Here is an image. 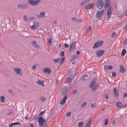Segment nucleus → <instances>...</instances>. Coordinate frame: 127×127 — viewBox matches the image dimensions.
Wrapping results in <instances>:
<instances>
[{
	"label": "nucleus",
	"mask_w": 127,
	"mask_h": 127,
	"mask_svg": "<svg viewBox=\"0 0 127 127\" xmlns=\"http://www.w3.org/2000/svg\"><path fill=\"white\" fill-rule=\"evenodd\" d=\"M36 83L37 84L40 85L42 86H44V82L43 81H40V80H38L37 81Z\"/></svg>",
	"instance_id": "obj_22"
},
{
	"label": "nucleus",
	"mask_w": 127,
	"mask_h": 127,
	"mask_svg": "<svg viewBox=\"0 0 127 127\" xmlns=\"http://www.w3.org/2000/svg\"><path fill=\"white\" fill-rule=\"evenodd\" d=\"M92 29V27L90 26H89L88 30V32H90Z\"/></svg>",
	"instance_id": "obj_53"
},
{
	"label": "nucleus",
	"mask_w": 127,
	"mask_h": 127,
	"mask_svg": "<svg viewBox=\"0 0 127 127\" xmlns=\"http://www.w3.org/2000/svg\"><path fill=\"white\" fill-rule=\"evenodd\" d=\"M110 0H105V3L104 4V8H107L109 7L110 5Z\"/></svg>",
	"instance_id": "obj_13"
},
{
	"label": "nucleus",
	"mask_w": 127,
	"mask_h": 127,
	"mask_svg": "<svg viewBox=\"0 0 127 127\" xmlns=\"http://www.w3.org/2000/svg\"><path fill=\"white\" fill-rule=\"evenodd\" d=\"M77 92V91L76 90H75L73 91V94H75Z\"/></svg>",
	"instance_id": "obj_56"
},
{
	"label": "nucleus",
	"mask_w": 127,
	"mask_h": 127,
	"mask_svg": "<svg viewBox=\"0 0 127 127\" xmlns=\"http://www.w3.org/2000/svg\"><path fill=\"white\" fill-rule=\"evenodd\" d=\"M67 96H66V95H65L64 96V97L63 98L62 100H63V101H64L65 102L66 101L67 99Z\"/></svg>",
	"instance_id": "obj_35"
},
{
	"label": "nucleus",
	"mask_w": 127,
	"mask_h": 127,
	"mask_svg": "<svg viewBox=\"0 0 127 127\" xmlns=\"http://www.w3.org/2000/svg\"><path fill=\"white\" fill-rule=\"evenodd\" d=\"M104 121V125H106L108 124V119H105Z\"/></svg>",
	"instance_id": "obj_33"
},
{
	"label": "nucleus",
	"mask_w": 127,
	"mask_h": 127,
	"mask_svg": "<svg viewBox=\"0 0 127 127\" xmlns=\"http://www.w3.org/2000/svg\"><path fill=\"white\" fill-rule=\"evenodd\" d=\"M64 51H62L61 52V54H60V55L61 56H64Z\"/></svg>",
	"instance_id": "obj_50"
},
{
	"label": "nucleus",
	"mask_w": 127,
	"mask_h": 127,
	"mask_svg": "<svg viewBox=\"0 0 127 127\" xmlns=\"http://www.w3.org/2000/svg\"><path fill=\"white\" fill-rule=\"evenodd\" d=\"M45 17V13L44 11L41 12L39 14L38 16L39 18H40L42 17Z\"/></svg>",
	"instance_id": "obj_17"
},
{
	"label": "nucleus",
	"mask_w": 127,
	"mask_h": 127,
	"mask_svg": "<svg viewBox=\"0 0 127 127\" xmlns=\"http://www.w3.org/2000/svg\"><path fill=\"white\" fill-rule=\"evenodd\" d=\"M112 76L113 77H115L116 76V73L115 72H113L112 73Z\"/></svg>",
	"instance_id": "obj_36"
},
{
	"label": "nucleus",
	"mask_w": 127,
	"mask_h": 127,
	"mask_svg": "<svg viewBox=\"0 0 127 127\" xmlns=\"http://www.w3.org/2000/svg\"><path fill=\"white\" fill-rule=\"evenodd\" d=\"M71 19L72 21H76V18L75 17H73L71 18Z\"/></svg>",
	"instance_id": "obj_49"
},
{
	"label": "nucleus",
	"mask_w": 127,
	"mask_h": 127,
	"mask_svg": "<svg viewBox=\"0 0 127 127\" xmlns=\"http://www.w3.org/2000/svg\"><path fill=\"white\" fill-rule=\"evenodd\" d=\"M16 74H19L20 73L21 69L20 68L16 67L13 68Z\"/></svg>",
	"instance_id": "obj_14"
},
{
	"label": "nucleus",
	"mask_w": 127,
	"mask_h": 127,
	"mask_svg": "<svg viewBox=\"0 0 127 127\" xmlns=\"http://www.w3.org/2000/svg\"><path fill=\"white\" fill-rule=\"evenodd\" d=\"M89 0H85L81 3V5H85L87 3H88L89 2Z\"/></svg>",
	"instance_id": "obj_21"
},
{
	"label": "nucleus",
	"mask_w": 127,
	"mask_h": 127,
	"mask_svg": "<svg viewBox=\"0 0 127 127\" xmlns=\"http://www.w3.org/2000/svg\"><path fill=\"white\" fill-rule=\"evenodd\" d=\"M1 101L2 102H4L5 101V97L4 96H0Z\"/></svg>",
	"instance_id": "obj_28"
},
{
	"label": "nucleus",
	"mask_w": 127,
	"mask_h": 127,
	"mask_svg": "<svg viewBox=\"0 0 127 127\" xmlns=\"http://www.w3.org/2000/svg\"><path fill=\"white\" fill-rule=\"evenodd\" d=\"M8 91L11 94H13V92L11 90H9Z\"/></svg>",
	"instance_id": "obj_57"
},
{
	"label": "nucleus",
	"mask_w": 127,
	"mask_h": 127,
	"mask_svg": "<svg viewBox=\"0 0 127 127\" xmlns=\"http://www.w3.org/2000/svg\"><path fill=\"white\" fill-rule=\"evenodd\" d=\"M29 6L28 3H25L22 4H18L17 6L18 8L23 9H25L27 8Z\"/></svg>",
	"instance_id": "obj_2"
},
{
	"label": "nucleus",
	"mask_w": 127,
	"mask_h": 127,
	"mask_svg": "<svg viewBox=\"0 0 127 127\" xmlns=\"http://www.w3.org/2000/svg\"><path fill=\"white\" fill-rule=\"evenodd\" d=\"M65 102L64 101H63V100H62L60 102V104L61 105H64Z\"/></svg>",
	"instance_id": "obj_40"
},
{
	"label": "nucleus",
	"mask_w": 127,
	"mask_h": 127,
	"mask_svg": "<svg viewBox=\"0 0 127 127\" xmlns=\"http://www.w3.org/2000/svg\"><path fill=\"white\" fill-rule=\"evenodd\" d=\"M96 79L95 78L93 79L91 82V85H90V87L94 85L95 83L96 82Z\"/></svg>",
	"instance_id": "obj_19"
},
{
	"label": "nucleus",
	"mask_w": 127,
	"mask_h": 127,
	"mask_svg": "<svg viewBox=\"0 0 127 127\" xmlns=\"http://www.w3.org/2000/svg\"><path fill=\"white\" fill-rule=\"evenodd\" d=\"M127 97V93H124L123 96V98H126Z\"/></svg>",
	"instance_id": "obj_44"
},
{
	"label": "nucleus",
	"mask_w": 127,
	"mask_h": 127,
	"mask_svg": "<svg viewBox=\"0 0 127 127\" xmlns=\"http://www.w3.org/2000/svg\"><path fill=\"white\" fill-rule=\"evenodd\" d=\"M36 66L35 65H33L32 67V69L33 70H34L36 69Z\"/></svg>",
	"instance_id": "obj_48"
},
{
	"label": "nucleus",
	"mask_w": 127,
	"mask_h": 127,
	"mask_svg": "<svg viewBox=\"0 0 127 127\" xmlns=\"http://www.w3.org/2000/svg\"><path fill=\"white\" fill-rule=\"evenodd\" d=\"M40 99L42 102L45 101L46 100V98L43 97H40Z\"/></svg>",
	"instance_id": "obj_32"
},
{
	"label": "nucleus",
	"mask_w": 127,
	"mask_h": 127,
	"mask_svg": "<svg viewBox=\"0 0 127 127\" xmlns=\"http://www.w3.org/2000/svg\"><path fill=\"white\" fill-rule=\"evenodd\" d=\"M91 107H95V104L93 103H92L91 105Z\"/></svg>",
	"instance_id": "obj_59"
},
{
	"label": "nucleus",
	"mask_w": 127,
	"mask_h": 127,
	"mask_svg": "<svg viewBox=\"0 0 127 127\" xmlns=\"http://www.w3.org/2000/svg\"><path fill=\"white\" fill-rule=\"evenodd\" d=\"M116 35V33L115 32H113L112 33L111 35L112 37H115Z\"/></svg>",
	"instance_id": "obj_43"
},
{
	"label": "nucleus",
	"mask_w": 127,
	"mask_h": 127,
	"mask_svg": "<svg viewBox=\"0 0 127 127\" xmlns=\"http://www.w3.org/2000/svg\"><path fill=\"white\" fill-rule=\"evenodd\" d=\"M20 123L19 122H15L14 123H12L11 124H9V127H11L12 126L14 125H19L20 124Z\"/></svg>",
	"instance_id": "obj_24"
},
{
	"label": "nucleus",
	"mask_w": 127,
	"mask_h": 127,
	"mask_svg": "<svg viewBox=\"0 0 127 127\" xmlns=\"http://www.w3.org/2000/svg\"><path fill=\"white\" fill-rule=\"evenodd\" d=\"M84 123L83 122H81L79 123L78 124V126L79 127H82Z\"/></svg>",
	"instance_id": "obj_27"
},
{
	"label": "nucleus",
	"mask_w": 127,
	"mask_h": 127,
	"mask_svg": "<svg viewBox=\"0 0 127 127\" xmlns=\"http://www.w3.org/2000/svg\"><path fill=\"white\" fill-rule=\"evenodd\" d=\"M113 67L112 66L110 65L108 67V69L111 70L112 68Z\"/></svg>",
	"instance_id": "obj_58"
},
{
	"label": "nucleus",
	"mask_w": 127,
	"mask_h": 127,
	"mask_svg": "<svg viewBox=\"0 0 127 127\" xmlns=\"http://www.w3.org/2000/svg\"><path fill=\"white\" fill-rule=\"evenodd\" d=\"M64 60V57H62V58H61V63H62L63 62Z\"/></svg>",
	"instance_id": "obj_52"
},
{
	"label": "nucleus",
	"mask_w": 127,
	"mask_h": 127,
	"mask_svg": "<svg viewBox=\"0 0 127 127\" xmlns=\"http://www.w3.org/2000/svg\"><path fill=\"white\" fill-rule=\"evenodd\" d=\"M82 21L80 19H76V21L77 23H80Z\"/></svg>",
	"instance_id": "obj_46"
},
{
	"label": "nucleus",
	"mask_w": 127,
	"mask_h": 127,
	"mask_svg": "<svg viewBox=\"0 0 127 127\" xmlns=\"http://www.w3.org/2000/svg\"><path fill=\"white\" fill-rule=\"evenodd\" d=\"M104 2L103 0H97L96 6L99 9L102 8L104 6Z\"/></svg>",
	"instance_id": "obj_3"
},
{
	"label": "nucleus",
	"mask_w": 127,
	"mask_h": 127,
	"mask_svg": "<svg viewBox=\"0 0 127 127\" xmlns=\"http://www.w3.org/2000/svg\"><path fill=\"white\" fill-rule=\"evenodd\" d=\"M51 72V69L50 68H48V75Z\"/></svg>",
	"instance_id": "obj_61"
},
{
	"label": "nucleus",
	"mask_w": 127,
	"mask_h": 127,
	"mask_svg": "<svg viewBox=\"0 0 127 127\" xmlns=\"http://www.w3.org/2000/svg\"><path fill=\"white\" fill-rule=\"evenodd\" d=\"M94 4L93 3L88 4L84 6V8L86 9H93Z\"/></svg>",
	"instance_id": "obj_7"
},
{
	"label": "nucleus",
	"mask_w": 127,
	"mask_h": 127,
	"mask_svg": "<svg viewBox=\"0 0 127 127\" xmlns=\"http://www.w3.org/2000/svg\"><path fill=\"white\" fill-rule=\"evenodd\" d=\"M99 84L98 83H96L95 85L97 87L98 86H99Z\"/></svg>",
	"instance_id": "obj_62"
},
{
	"label": "nucleus",
	"mask_w": 127,
	"mask_h": 127,
	"mask_svg": "<svg viewBox=\"0 0 127 127\" xmlns=\"http://www.w3.org/2000/svg\"><path fill=\"white\" fill-rule=\"evenodd\" d=\"M119 67V71L121 73H123L126 71L125 68L123 64H121Z\"/></svg>",
	"instance_id": "obj_10"
},
{
	"label": "nucleus",
	"mask_w": 127,
	"mask_h": 127,
	"mask_svg": "<svg viewBox=\"0 0 127 127\" xmlns=\"http://www.w3.org/2000/svg\"><path fill=\"white\" fill-rule=\"evenodd\" d=\"M53 61L55 63H57L59 61V59H54V60Z\"/></svg>",
	"instance_id": "obj_39"
},
{
	"label": "nucleus",
	"mask_w": 127,
	"mask_h": 127,
	"mask_svg": "<svg viewBox=\"0 0 127 127\" xmlns=\"http://www.w3.org/2000/svg\"><path fill=\"white\" fill-rule=\"evenodd\" d=\"M41 1V0H28V3L32 6H36Z\"/></svg>",
	"instance_id": "obj_1"
},
{
	"label": "nucleus",
	"mask_w": 127,
	"mask_h": 127,
	"mask_svg": "<svg viewBox=\"0 0 127 127\" xmlns=\"http://www.w3.org/2000/svg\"><path fill=\"white\" fill-rule=\"evenodd\" d=\"M24 19L25 21H27V18L26 15H24L23 16Z\"/></svg>",
	"instance_id": "obj_42"
},
{
	"label": "nucleus",
	"mask_w": 127,
	"mask_h": 127,
	"mask_svg": "<svg viewBox=\"0 0 127 127\" xmlns=\"http://www.w3.org/2000/svg\"><path fill=\"white\" fill-rule=\"evenodd\" d=\"M105 52V51L104 50H99L97 52L96 55L97 56L99 57L102 55Z\"/></svg>",
	"instance_id": "obj_11"
},
{
	"label": "nucleus",
	"mask_w": 127,
	"mask_h": 127,
	"mask_svg": "<svg viewBox=\"0 0 127 127\" xmlns=\"http://www.w3.org/2000/svg\"><path fill=\"white\" fill-rule=\"evenodd\" d=\"M30 126L31 127H33L34 126L33 124H30Z\"/></svg>",
	"instance_id": "obj_63"
},
{
	"label": "nucleus",
	"mask_w": 127,
	"mask_h": 127,
	"mask_svg": "<svg viewBox=\"0 0 127 127\" xmlns=\"http://www.w3.org/2000/svg\"><path fill=\"white\" fill-rule=\"evenodd\" d=\"M109 66L107 65H105L104 66V68L106 70H108Z\"/></svg>",
	"instance_id": "obj_41"
},
{
	"label": "nucleus",
	"mask_w": 127,
	"mask_h": 127,
	"mask_svg": "<svg viewBox=\"0 0 127 127\" xmlns=\"http://www.w3.org/2000/svg\"><path fill=\"white\" fill-rule=\"evenodd\" d=\"M67 86H65L63 88L62 93L63 94H64L66 92L67 90Z\"/></svg>",
	"instance_id": "obj_18"
},
{
	"label": "nucleus",
	"mask_w": 127,
	"mask_h": 127,
	"mask_svg": "<svg viewBox=\"0 0 127 127\" xmlns=\"http://www.w3.org/2000/svg\"><path fill=\"white\" fill-rule=\"evenodd\" d=\"M124 17V15H120L119 16V18L120 19H121L122 18H123Z\"/></svg>",
	"instance_id": "obj_55"
},
{
	"label": "nucleus",
	"mask_w": 127,
	"mask_h": 127,
	"mask_svg": "<svg viewBox=\"0 0 127 127\" xmlns=\"http://www.w3.org/2000/svg\"><path fill=\"white\" fill-rule=\"evenodd\" d=\"M104 12L103 9H101L100 11H97L95 15V16L97 18L101 17L103 15Z\"/></svg>",
	"instance_id": "obj_8"
},
{
	"label": "nucleus",
	"mask_w": 127,
	"mask_h": 127,
	"mask_svg": "<svg viewBox=\"0 0 127 127\" xmlns=\"http://www.w3.org/2000/svg\"><path fill=\"white\" fill-rule=\"evenodd\" d=\"M43 71L44 73L48 72V67L44 68L43 70Z\"/></svg>",
	"instance_id": "obj_38"
},
{
	"label": "nucleus",
	"mask_w": 127,
	"mask_h": 127,
	"mask_svg": "<svg viewBox=\"0 0 127 127\" xmlns=\"http://www.w3.org/2000/svg\"><path fill=\"white\" fill-rule=\"evenodd\" d=\"M45 121V120L42 117H39L38 118L37 121L39 124V126L40 127L42 126V127H46L45 126H43Z\"/></svg>",
	"instance_id": "obj_4"
},
{
	"label": "nucleus",
	"mask_w": 127,
	"mask_h": 127,
	"mask_svg": "<svg viewBox=\"0 0 127 127\" xmlns=\"http://www.w3.org/2000/svg\"><path fill=\"white\" fill-rule=\"evenodd\" d=\"M103 44V42L101 41H99V42L95 43L93 45V49H95L98 48L102 46Z\"/></svg>",
	"instance_id": "obj_5"
},
{
	"label": "nucleus",
	"mask_w": 127,
	"mask_h": 127,
	"mask_svg": "<svg viewBox=\"0 0 127 127\" xmlns=\"http://www.w3.org/2000/svg\"><path fill=\"white\" fill-rule=\"evenodd\" d=\"M32 45L34 47L36 48H39V46L37 44L35 41H32Z\"/></svg>",
	"instance_id": "obj_16"
},
{
	"label": "nucleus",
	"mask_w": 127,
	"mask_h": 127,
	"mask_svg": "<svg viewBox=\"0 0 127 127\" xmlns=\"http://www.w3.org/2000/svg\"><path fill=\"white\" fill-rule=\"evenodd\" d=\"M105 98L106 99H108V95H107V94H105Z\"/></svg>",
	"instance_id": "obj_60"
},
{
	"label": "nucleus",
	"mask_w": 127,
	"mask_h": 127,
	"mask_svg": "<svg viewBox=\"0 0 127 127\" xmlns=\"http://www.w3.org/2000/svg\"><path fill=\"white\" fill-rule=\"evenodd\" d=\"M33 25L30 27V28L32 30H35L37 29L39 27V23L36 21L33 22Z\"/></svg>",
	"instance_id": "obj_6"
},
{
	"label": "nucleus",
	"mask_w": 127,
	"mask_h": 127,
	"mask_svg": "<svg viewBox=\"0 0 127 127\" xmlns=\"http://www.w3.org/2000/svg\"><path fill=\"white\" fill-rule=\"evenodd\" d=\"M91 119H90L89 121L87 123L85 127H90L91 124Z\"/></svg>",
	"instance_id": "obj_29"
},
{
	"label": "nucleus",
	"mask_w": 127,
	"mask_h": 127,
	"mask_svg": "<svg viewBox=\"0 0 127 127\" xmlns=\"http://www.w3.org/2000/svg\"><path fill=\"white\" fill-rule=\"evenodd\" d=\"M107 17L106 18L108 19V20H109L110 18L111 17V6H110L107 10Z\"/></svg>",
	"instance_id": "obj_9"
},
{
	"label": "nucleus",
	"mask_w": 127,
	"mask_h": 127,
	"mask_svg": "<svg viewBox=\"0 0 127 127\" xmlns=\"http://www.w3.org/2000/svg\"><path fill=\"white\" fill-rule=\"evenodd\" d=\"M64 45L65 48H67L69 47V45L67 44L66 43H64Z\"/></svg>",
	"instance_id": "obj_51"
},
{
	"label": "nucleus",
	"mask_w": 127,
	"mask_h": 127,
	"mask_svg": "<svg viewBox=\"0 0 127 127\" xmlns=\"http://www.w3.org/2000/svg\"><path fill=\"white\" fill-rule=\"evenodd\" d=\"M88 79V76L87 75H84L83 77V80H86L87 79Z\"/></svg>",
	"instance_id": "obj_31"
},
{
	"label": "nucleus",
	"mask_w": 127,
	"mask_h": 127,
	"mask_svg": "<svg viewBox=\"0 0 127 127\" xmlns=\"http://www.w3.org/2000/svg\"><path fill=\"white\" fill-rule=\"evenodd\" d=\"M76 43L75 41L72 42L71 44L70 45L69 50L70 51H72L75 48V44Z\"/></svg>",
	"instance_id": "obj_12"
},
{
	"label": "nucleus",
	"mask_w": 127,
	"mask_h": 127,
	"mask_svg": "<svg viewBox=\"0 0 127 127\" xmlns=\"http://www.w3.org/2000/svg\"><path fill=\"white\" fill-rule=\"evenodd\" d=\"M45 111H42L40 112L39 114V116H41V115H42V114H43L44 112H45Z\"/></svg>",
	"instance_id": "obj_54"
},
{
	"label": "nucleus",
	"mask_w": 127,
	"mask_h": 127,
	"mask_svg": "<svg viewBox=\"0 0 127 127\" xmlns=\"http://www.w3.org/2000/svg\"><path fill=\"white\" fill-rule=\"evenodd\" d=\"M87 104V103L86 102H84L82 104L81 106L83 107H85Z\"/></svg>",
	"instance_id": "obj_37"
},
{
	"label": "nucleus",
	"mask_w": 127,
	"mask_h": 127,
	"mask_svg": "<svg viewBox=\"0 0 127 127\" xmlns=\"http://www.w3.org/2000/svg\"><path fill=\"white\" fill-rule=\"evenodd\" d=\"M123 43L125 45L127 44V38L125 39Z\"/></svg>",
	"instance_id": "obj_47"
},
{
	"label": "nucleus",
	"mask_w": 127,
	"mask_h": 127,
	"mask_svg": "<svg viewBox=\"0 0 127 127\" xmlns=\"http://www.w3.org/2000/svg\"><path fill=\"white\" fill-rule=\"evenodd\" d=\"M71 112H68L66 114V116L67 117H69L71 115Z\"/></svg>",
	"instance_id": "obj_45"
},
{
	"label": "nucleus",
	"mask_w": 127,
	"mask_h": 127,
	"mask_svg": "<svg viewBox=\"0 0 127 127\" xmlns=\"http://www.w3.org/2000/svg\"><path fill=\"white\" fill-rule=\"evenodd\" d=\"M73 78V76L72 75H70L69 78L67 79V81L68 83L69 84L71 82L72 79Z\"/></svg>",
	"instance_id": "obj_20"
},
{
	"label": "nucleus",
	"mask_w": 127,
	"mask_h": 127,
	"mask_svg": "<svg viewBox=\"0 0 127 127\" xmlns=\"http://www.w3.org/2000/svg\"><path fill=\"white\" fill-rule=\"evenodd\" d=\"M92 90L93 91H94L97 88V87L96 86H95V85L94 86L93 85V86H92Z\"/></svg>",
	"instance_id": "obj_30"
},
{
	"label": "nucleus",
	"mask_w": 127,
	"mask_h": 127,
	"mask_svg": "<svg viewBox=\"0 0 127 127\" xmlns=\"http://www.w3.org/2000/svg\"><path fill=\"white\" fill-rule=\"evenodd\" d=\"M114 95L116 97H118V92L117 89L116 88H115L114 89Z\"/></svg>",
	"instance_id": "obj_23"
},
{
	"label": "nucleus",
	"mask_w": 127,
	"mask_h": 127,
	"mask_svg": "<svg viewBox=\"0 0 127 127\" xmlns=\"http://www.w3.org/2000/svg\"><path fill=\"white\" fill-rule=\"evenodd\" d=\"M117 106L118 107H120L123 106L121 102H117L116 103Z\"/></svg>",
	"instance_id": "obj_26"
},
{
	"label": "nucleus",
	"mask_w": 127,
	"mask_h": 127,
	"mask_svg": "<svg viewBox=\"0 0 127 127\" xmlns=\"http://www.w3.org/2000/svg\"><path fill=\"white\" fill-rule=\"evenodd\" d=\"M125 29L126 30H127V24L125 26Z\"/></svg>",
	"instance_id": "obj_64"
},
{
	"label": "nucleus",
	"mask_w": 127,
	"mask_h": 127,
	"mask_svg": "<svg viewBox=\"0 0 127 127\" xmlns=\"http://www.w3.org/2000/svg\"><path fill=\"white\" fill-rule=\"evenodd\" d=\"M49 34V33H48V34ZM52 35H50L48 34V37L49 36L50 37L49 38V39L48 40V45H50L51 44V42L52 41Z\"/></svg>",
	"instance_id": "obj_15"
},
{
	"label": "nucleus",
	"mask_w": 127,
	"mask_h": 127,
	"mask_svg": "<svg viewBox=\"0 0 127 127\" xmlns=\"http://www.w3.org/2000/svg\"><path fill=\"white\" fill-rule=\"evenodd\" d=\"M126 49H123L122 51L121 55L122 56H124L126 54Z\"/></svg>",
	"instance_id": "obj_25"
},
{
	"label": "nucleus",
	"mask_w": 127,
	"mask_h": 127,
	"mask_svg": "<svg viewBox=\"0 0 127 127\" xmlns=\"http://www.w3.org/2000/svg\"><path fill=\"white\" fill-rule=\"evenodd\" d=\"M13 113V111L12 110H9V113H7V115H11Z\"/></svg>",
	"instance_id": "obj_34"
}]
</instances>
